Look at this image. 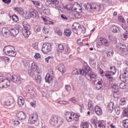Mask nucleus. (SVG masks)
Returning <instances> with one entry per match:
<instances>
[{
	"label": "nucleus",
	"instance_id": "nucleus-21",
	"mask_svg": "<svg viewBox=\"0 0 128 128\" xmlns=\"http://www.w3.org/2000/svg\"><path fill=\"white\" fill-rule=\"evenodd\" d=\"M45 80L46 82L50 84L52 82V76L50 74H47L45 77Z\"/></svg>",
	"mask_w": 128,
	"mask_h": 128
},
{
	"label": "nucleus",
	"instance_id": "nucleus-38",
	"mask_svg": "<svg viewBox=\"0 0 128 128\" xmlns=\"http://www.w3.org/2000/svg\"><path fill=\"white\" fill-rule=\"evenodd\" d=\"M88 107L91 112H94V104L92 102H89L88 103Z\"/></svg>",
	"mask_w": 128,
	"mask_h": 128
},
{
	"label": "nucleus",
	"instance_id": "nucleus-41",
	"mask_svg": "<svg viewBox=\"0 0 128 128\" xmlns=\"http://www.w3.org/2000/svg\"><path fill=\"white\" fill-rule=\"evenodd\" d=\"M119 87L120 88L124 89L126 88V82H122L120 84Z\"/></svg>",
	"mask_w": 128,
	"mask_h": 128
},
{
	"label": "nucleus",
	"instance_id": "nucleus-37",
	"mask_svg": "<svg viewBox=\"0 0 128 128\" xmlns=\"http://www.w3.org/2000/svg\"><path fill=\"white\" fill-rule=\"evenodd\" d=\"M90 126V124L88 122H84L81 124L82 128H88Z\"/></svg>",
	"mask_w": 128,
	"mask_h": 128
},
{
	"label": "nucleus",
	"instance_id": "nucleus-10",
	"mask_svg": "<svg viewBox=\"0 0 128 128\" xmlns=\"http://www.w3.org/2000/svg\"><path fill=\"white\" fill-rule=\"evenodd\" d=\"M52 50V44L49 43H45L43 44L42 51L44 54H48Z\"/></svg>",
	"mask_w": 128,
	"mask_h": 128
},
{
	"label": "nucleus",
	"instance_id": "nucleus-51",
	"mask_svg": "<svg viewBox=\"0 0 128 128\" xmlns=\"http://www.w3.org/2000/svg\"><path fill=\"white\" fill-rule=\"evenodd\" d=\"M66 118L67 121H68L69 122H72V120H74V116H72V114L70 116H68Z\"/></svg>",
	"mask_w": 128,
	"mask_h": 128
},
{
	"label": "nucleus",
	"instance_id": "nucleus-5",
	"mask_svg": "<svg viewBox=\"0 0 128 128\" xmlns=\"http://www.w3.org/2000/svg\"><path fill=\"white\" fill-rule=\"evenodd\" d=\"M28 74L30 76H36V74H40V70H38V66L36 62H32L31 64L30 70L28 72Z\"/></svg>",
	"mask_w": 128,
	"mask_h": 128
},
{
	"label": "nucleus",
	"instance_id": "nucleus-31",
	"mask_svg": "<svg viewBox=\"0 0 128 128\" xmlns=\"http://www.w3.org/2000/svg\"><path fill=\"white\" fill-rule=\"evenodd\" d=\"M64 34L66 36L70 38L72 34V31L69 28H67L64 30Z\"/></svg>",
	"mask_w": 128,
	"mask_h": 128
},
{
	"label": "nucleus",
	"instance_id": "nucleus-11",
	"mask_svg": "<svg viewBox=\"0 0 128 128\" xmlns=\"http://www.w3.org/2000/svg\"><path fill=\"white\" fill-rule=\"evenodd\" d=\"M90 72V68L86 63H84V66L82 69H81L80 71V75L81 76H86L89 72Z\"/></svg>",
	"mask_w": 128,
	"mask_h": 128
},
{
	"label": "nucleus",
	"instance_id": "nucleus-15",
	"mask_svg": "<svg viewBox=\"0 0 128 128\" xmlns=\"http://www.w3.org/2000/svg\"><path fill=\"white\" fill-rule=\"evenodd\" d=\"M114 74H116V73L113 72L112 71L108 70L106 72L105 76L110 82H112L114 80L112 76H114Z\"/></svg>",
	"mask_w": 128,
	"mask_h": 128
},
{
	"label": "nucleus",
	"instance_id": "nucleus-57",
	"mask_svg": "<svg viewBox=\"0 0 128 128\" xmlns=\"http://www.w3.org/2000/svg\"><path fill=\"white\" fill-rule=\"evenodd\" d=\"M56 32L58 36H62V30H60L57 28L56 30Z\"/></svg>",
	"mask_w": 128,
	"mask_h": 128
},
{
	"label": "nucleus",
	"instance_id": "nucleus-4",
	"mask_svg": "<svg viewBox=\"0 0 128 128\" xmlns=\"http://www.w3.org/2000/svg\"><path fill=\"white\" fill-rule=\"evenodd\" d=\"M4 52L9 56L14 58L16 56V52H14V47L10 46H7L4 48Z\"/></svg>",
	"mask_w": 128,
	"mask_h": 128
},
{
	"label": "nucleus",
	"instance_id": "nucleus-27",
	"mask_svg": "<svg viewBox=\"0 0 128 128\" xmlns=\"http://www.w3.org/2000/svg\"><path fill=\"white\" fill-rule=\"evenodd\" d=\"M18 103L19 106H20V108H22L24 106V100L22 97L20 96L18 98Z\"/></svg>",
	"mask_w": 128,
	"mask_h": 128
},
{
	"label": "nucleus",
	"instance_id": "nucleus-55",
	"mask_svg": "<svg viewBox=\"0 0 128 128\" xmlns=\"http://www.w3.org/2000/svg\"><path fill=\"white\" fill-rule=\"evenodd\" d=\"M78 104L80 106V112H82L84 108V104Z\"/></svg>",
	"mask_w": 128,
	"mask_h": 128
},
{
	"label": "nucleus",
	"instance_id": "nucleus-64",
	"mask_svg": "<svg viewBox=\"0 0 128 128\" xmlns=\"http://www.w3.org/2000/svg\"><path fill=\"white\" fill-rule=\"evenodd\" d=\"M115 112H116V114H117L118 115L120 114V108H116Z\"/></svg>",
	"mask_w": 128,
	"mask_h": 128
},
{
	"label": "nucleus",
	"instance_id": "nucleus-29",
	"mask_svg": "<svg viewBox=\"0 0 128 128\" xmlns=\"http://www.w3.org/2000/svg\"><path fill=\"white\" fill-rule=\"evenodd\" d=\"M51 2L53 4V6H52V8H58V4L60 3V1L58 0H51Z\"/></svg>",
	"mask_w": 128,
	"mask_h": 128
},
{
	"label": "nucleus",
	"instance_id": "nucleus-36",
	"mask_svg": "<svg viewBox=\"0 0 128 128\" xmlns=\"http://www.w3.org/2000/svg\"><path fill=\"white\" fill-rule=\"evenodd\" d=\"M82 69H75L72 72V74L76 76L78 74H80V72Z\"/></svg>",
	"mask_w": 128,
	"mask_h": 128
},
{
	"label": "nucleus",
	"instance_id": "nucleus-30",
	"mask_svg": "<svg viewBox=\"0 0 128 128\" xmlns=\"http://www.w3.org/2000/svg\"><path fill=\"white\" fill-rule=\"evenodd\" d=\"M96 124H98V126L99 128H106V126H104V121L98 120L96 122Z\"/></svg>",
	"mask_w": 128,
	"mask_h": 128
},
{
	"label": "nucleus",
	"instance_id": "nucleus-48",
	"mask_svg": "<svg viewBox=\"0 0 128 128\" xmlns=\"http://www.w3.org/2000/svg\"><path fill=\"white\" fill-rule=\"evenodd\" d=\"M32 48H34L35 50H38V42H35L32 44Z\"/></svg>",
	"mask_w": 128,
	"mask_h": 128
},
{
	"label": "nucleus",
	"instance_id": "nucleus-17",
	"mask_svg": "<svg viewBox=\"0 0 128 128\" xmlns=\"http://www.w3.org/2000/svg\"><path fill=\"white\" fill-rule=\"evenodd\" d=\"M4 105L6 106H10V108H12L14 106V98H10L5 102Z\"/></svg>",
	"mask_w": 128,
	"mask_h": 128
},
{
	"label": "nucleus",
	"instance_id": "nucleus-61",
	"mask_svg": "<svg viewBox=\"0 0 128 128\" xmlns=\"http://www.w3.org/2000/svg\"><path fill=\"white\" fill-rule=\"evenodd\" d=\"M2 60H4V62H10V58L6 56L2 57Z\"/></svg>",
	"mask_w": 128,
	"mask_h": 128
},
{
	"label": "nucleus",
	"instance_id": "nucleus-6",
	"mask_svg": "<svg viewBox=\"0 0 128 128\" xmlns=\"http://www.w3.org/2000/svg\"><path fill=\"white\" fill-rule=\"evenodd\" d=\"M64 8H66V10H75L76 12H78V14H80L82 10V6H80L78 3H75L73 4V6L71 4L66 6H64Z\"/></svg>",
	"mask_w": 128,
	"mask_h": 128
},
{
	"label": "nucleus",
	"instance_id": "nucleus-34",
	"mask_svg": "<svg viewBox=\"0 0 128 128\" xmlns=\"http://www.w3.org/2000/svg\"><path fill=\"white\" fill-rule=\"evenodd\" d=\"M121 38L123 40H126L128 38V32H124L122 34Z\"/></svg>",
	"mask_w": 128,
	"mask_h": 128
},
{
	"label": "nucleus",
	"instance_id": "nucleus-19",
	"mask_svg": "<svg viewBox=\"0 0 128 128\" xmlns=\"http://www.w3.org/2000/svg\"><path fill=\"white\" fill-rule=\"evenodd\" d=\"M85 76L86 78H88V80H96V74L94 73L90 72L88 73V74H87L86 76Z\"/></svg>",
	"mask_w": 128,
	"mask_h": 128
},
{
	"label": "nucleus",
	"instance_id": "nucleus-50",
	"mask_svg": "<svg viewBox=\"0 0 128 128\" xmlns=\"http://www.w3.org/2000/svg\"><path fill=\"white\" fill-rule=\"evenodd\" d=\"M125 104H126V98H121L120 100V104L121 106H124Z\"/></svg>",
	"mask_w": 128,
	"mask_h": 128
},
{
	"label": "nucleus",
	"instance_id": "nucleus-14",
	"mask_svg": "<svg viewBox=\"0 0 128 128\" xmlns=\"http://www.w3.org/2000/svg\"><path fill=\"white\" fill-rule=\"evenodd\" d=\"M128 78V68H126L124 70V74L122 75H120V79L122 82H126V78Z\"/></svg>",
	"mask_w": 128,
	"mask_h": 128
},
{
	"label": "nucleus",
	"instance_id": "nucleus-2",
	"mask_svg": "<svg viewBox=\"0 0 128 128\" xmlns=\"http://www.w3.org/2000/svg\"><path fill=\"white\" fill-rule=\"evenodd\" d=\"M50 124L52 126H56V128H60L64 124V120L58 116H52L50 119Z\"/></svg>",
	"mask_w": 128,
	"mask_h": 128
},
{
	"label": "nucleus",
	"instance_id": "nucleus-53",
	"mask_svg": "<svg viewBox=\"0 0 128 128\" xmlns=\"http://www.w3.org/2000/svg\"><path fill=\"white\" fill-rule=\"evenodd\" d=\"M108 40L110 42H116V38L114 36H109Z\"/></svg>",
	"mask_w": 128,
	"mask_h": 128
},
{
	"label": "nucleus",
	"instance_id": "nucleus-39",
	"mask_svg": "<svg viewBox=\"0 0 128 128\" xmlns=\"http://www.w3.org/2000/svg\"><path fill=\"white\" fill-rule=\"evenodd\" d=\"M122 126L124 128H128V119H126L122 121Z\"/></svg>",
	"mask_w": 128,
	"mask_h": 128
},
{
	"label": "nucleus",
	"instance_id": "nucleus-12",
	"mask_svg": "<svg viewBox=\"0 0 128 128\" xmlns=\"http://www.w3.org/2000/svg\"><path fill=\"white\" fill-rule=\"evenodd\" d=\"M69 48H68V47H66L64 48L62 44H59L57 48V52H59V54H62V52H64V54H68V52Z\"/></svg>",
	"mask_w": 128,
	"mask_h": 128
},
{
	"label": "nucleus",
	"instance_id": "nucleus-7",
	"mask_svg": "<svg viewBox=\"0 0 128 128\" xmlns=\"http://www.w3.org/2000/svg\"><path fill=\"white\" fill-rule=\"evenodd\" d=\"M8 74L6 73L5 78L3 77L1 80L0 82V88H6L8 86H10V79L8 78Z\"/></svg>",
	"mask_w": 128,
	"mask_h": 128
},
{
	"label": "nucleus",
	"instance_id": "nucleus-33",
	"mask_svg": "<svg viewBox=\"0 0 128 128\" xmlns=\"http://www.w3.org/2000/svg\"><path fill=\"white\" fill-rule=\"evenodd\" d=\"M112 32L114 34H118V32H120V29L116 26H112Z\"/></svg>",
	"mask_w": 128,
	"mask_h": 128
},
{
	"label": "nucleus",
	"instance_id": "nucleus-47",
	"mask_svg": "<svg viewBox=\"0 0 128 128\" xmlns=\"http://www.w3.org/2000/svg\"><path fill=\"white\" fill-rule=\"evenodd\" d=\"M34 56L36 60H42V56H40V53H36Z\"/></svg>",
	"mask_w": 128,
	"mask_h": 128
},
{
	"label": "nucleus",
	"instance_id": "nucleus-62",
	"mask_svg": "<svg viewBox=\"0 0 128 128\" xmlns=\"http://www.w3.org/2000/svg\"><path fill=\"white\" fill-rule=\"evenodd\" d=\"M58 103L60 104H68V102L66 100L58 101Z\"/></svg>",
	"mask_w": 128,
	"mask_h": 128
},
{
	"label": "nucleus",
	"instance_id": "nucleus-23",
	"mask_svg": "<svg viewBox=\"0 0 128 128\" xmlns=\"http://www.w3.org/2000/svg\"><path fill=\"white\" fill-rule=\"evenodd\" d=\"M94 112L96 114H98V116H102V111L100 106H96L94 108Z\"/></svg>",
	"mask_w": 128,
	"mask_h": 128
},
{
	"label": "nucleus",
	"instance_id": "nucleus-56",
	"mask_svg": "<svg viewBox=\"0 0 128 128\" xmlns=\"http://www.w3.org/2000/svg\"><path fill=\"white\" fill-rule=\"evenodd\" d=\"M114 51L106 52V54L107 56H114Z\"/></svg>",
	"mask_w": 128,
	"mask_h": 128
},
{
	"label": "nucleus",
	"instance_id": "nucleus-52",
	"mask_svg": "<svg viewBox=\"0 0 128 128\" xmlns=\"http://www.w3.org/2000/svg\"><path fill=\"white\" fill-rule=\"evenodd\" d=\"M118 20L120 22H122L123 24H124L126 22V20H124V17L122 16H119L118 17Z\"/></svg>",
	"mask_w": 128,
	"mask_h": 128
},
{
	"label": "nucleus",
	"instance_id": "nucleus-16",
	"mask_svg": "<svg viewBox=\"0 0 128 128\" xmlns=\"http://www.w3.org/2000/svg\"><path fill=\"white\" fill-rule=\"evenodd\" d=\"M16 117L20 120H24L26 118V112L20 111L16 114Z\"/></svg>",
	"mask_w": 128,
	"mask_h": 128
},
{
	"label": "nucleus",
	"instance_id": "nucleus-58",
	"mask_svg": "<svg viewBox=\"0 0 128 128\" xmlns=\"http://www.w3.org/2000/svg\"><path fill=\"white\" fill-rule=\"evenodd\" d=\"M23 64L24 68H28L30 66V62L26 60L23 62Z\"/></svg>",
	"mask_w": 128,
	"mask_h": 128
},
{
	"label": "nucleus",
	"instance_id": "nucleus-45",
	"mask_svg": "<svg viewBox=\"0 0 128 128\" xmlns=\"http://www.w3.org/2000/svg\"><path fill=\"white\" fill-rule=\"evenodd\" d=\"M14 10H16V12H18V14H22V10H24L22 8L20 7L15 8Z\"/></svg>",
	"mask_w": 128,
	"mask_h": 128
},
{
	"label": "nucleus",
	"instance_id": "nucleus-46",
	"mask_svg": "<svg viewBox=\"0 0 128 128\" xmlns=\"http://www.w3.org/2000/svg\"><path fill=\"white\" fill-rule=\"evenodd\" d=\"M122 116H128V108H125L122 112Z\"/></svg>",
	"mask_w": 128,
	"mask_h": 128
},
{
	"label": "nucleus",
	"instance_id": "nucleus-20",
	"mask_svg": "<svg viewBox=\"0 0 128 128\" xmlns=\"http://www.w3.org/2000/svg\"><path fill=\"white\" fill-rule=\"evenodd\" d=\"M22 34L24 38H28L30 35V32L28 29H24L22 30Z\"/></svg>",
	"mask_w": 128,
	"mask_h": 128
},
{
	"label": "nucleus",
	"instance_id": "nucleus-49",
	"mask_svg": "<svg viewBox=\"0 0 128 128\" xmlns=\"http://www.w3.org/2000/svg\"><path fill=\"white\" fill-rule=\"evenodd\" d=\"M46 4L48 6H50L51 8H52V6H54V4H52V0H47Z\"/></svg>",
	"mask_w": 128,
	"mask_h": 128
},
{
	"label": "nucleus",
	"instance_id": "nucleus-60",
	"mask_svg": "<svg viewBox=\"0 0 128 128\" xmlns=\"http://www.w3.org/2000/svg\"><path fill=\"white\" fill-rule=\"evenodd\" d=\"M32 18H36L38 16V12L36 10H32Z\"/></svg>",
	"mask_w": 128,
	"mask_h": 128
},
{
	"label": "nucleus",
	"instance_id": "nucleus-8",
	"mask_svg": "<svg viewBox=\"0 0 128 128\" xmlns=\"http://www.w3.org/2000/svg\"><path fill=\"white\" fill-rule=\"evenodd\" d=\"M7 78L10 79L13 82L17 84H22V78L20 76L8 74V78Z\"/></svg>",
	"mask_w": 128,
	"mask_h": 128
},
{
	"label": "nucleus",
	"instance_id": "nucleus-35",
	"mask_svg": "<svg viewBox=\"0 0 128 128\" xmlns=\"http://www.w3.org/2000/svg\"><path fill=\"white\" fill-rule=\"evenodd\" d=\"M85 8L87 10H88L89 12H92V4H88L86 6H85Z\"/></svg>",
	"mask_w": 128,
	"mask_h": 128
},
{
	"label": "nucleus",
	"instance_id": "nucleus-32",
	"mask_svg": "<svg viewBox=\"0 0 128 128\" xmlns=\"http://www.w3.org/2000/svg\"><path fill=\"white\" fill-rule=\"evenodd\" d=\"M28 91L30 92V98H34L36 96V92L33 90H28Z\"/></svg>",
	"mask_w": 128,
	"mask_h": 128
},
{
	"label": "nucleus",
	"instance_id": "nucleus-44",
	"mask_svg": "<svg viewBox=\"0 0 128 128\" xmlns=\"http://www.w3.org/2000/svg\"><path fill=\"white\" fill-rule=\"evenodd\" d=\"M34 30L36 32H40L42 30V28L40 26L36 25L34 28Z\"/></svg>",
	"mask_w": 128,
	"mask_h": 128
},
{
	"label": "nucleus",
	"instance_id": "nucleus-43",
	"mask_svg": "<svg viewBox=\"0 0 128 128\" xmlns=\"http://www.w3.org/2000/svg\"><path fill=\"white\" fill-rule=\"evenodd\" d=\"M22 24L24 28V29H28V28L29 25H28V22L26 21V20L22 22Z\"/></svg>",
	"mask_w": 128,
	"mask_h": 128
},
{
	"label": "nucleus",
	"instance_id": "nucleus-24",
	"mask_svg": "<svg viewBox=\"0 0 128 128\" xmlns=\"http://www.w3.org/2000/svg\"><path fill=\"white\" fill-rule=\"evenodd\" d=\"M114 102H110L108 106V110H110L109 112L110 114H112V110H114Z\"/></svg>",
	"mask_w": 128,
	"mask_h": 128
},
{
	"label": "nucleus",
	"instance_id": "nucleus-13",
	"mask_svg": "<svg viewBox=\"0 0 128 128\" xmlns=\"http://www.w3.org/2000/svg\"><path fill=\"white\" fill-rule=\"evenodd\" d=\"M116 47L120 50L123 52H128V46L124 44L118 43L116 45Z\"/></svg>",
	"mask_w": 128,
	"mask_h": 128
},
{
	"label": "nucleus",
	"instance_id": "nucleus-59",
	"mask_svg": "<svg viewBox=\"0 0 128 128\" xmlns=\"http://www.w3.org/2000/svg\"><path fill=\"white\" fill-rule=\"evenodd\" d=\"M48 32H50L48 28L46 27H44L43 28V32L44 34H48Z\"/></svg>",
	"mask_w": 128,
	"mask_h": 128
},
{
	"label": "nucleus",
	"instance_id": "nucleus-54",
	"mask_svg": "<svg viewBox=\"0 0 128 128\" xmlns=\"http://www.w3.org/2000/svg\"><path fill=\"white\" fill-rule=\"evenodd\" d=\"M12 18L13 22H18V17L16 15L12 16Z\"/></svg>",
	"mask_w": 128,
	"mask_h": 128
},
{
	"label": "nucleus",
	"instance_id": "nucleus-3",
	"mask_svg": "<svg viewBox=\"0 0 128 128\" xmlns=\"http://www.w3.org/2000/svg\"><path fill=\"white\" fill-rule=\"evenodd\" d=\"M72 28L76 34H86V28L84 27L82 28L80 24L79 23H74L72 26Z\"/></svg>",
	"mask_w": 128,
	"mask_h": 128
},
{
	"label": "nucleus",
	"instance_id": "nucleus-9",
	"mask_svg": "<svg viewBox=\"0 0 128 128\" xmlns=\"http://www.w3.org/2000/svg\"><path fill=\"white\" fill-rule=\"evenodd\" d=\"M38 115L36 112H34L32 114L29 116L28 122L30 124H34L38 122Z\"/></svg>",
	"mask_w": 128,
	"mask_h": 128
},
{
	"label": "nucleus",
	"instance_id": "nucleus-28",
	"mask_svg": "<svg viewBox=\"0 0 128 128\" xmlns=\"http://www.w3.org/2000/svg\"><path fill=\"white\" fill-rule=\"evenodd\" d=\"M112 88L113 90H114V98H116V93L118 92V86L116 84H114L112 86Z\"/></svg>",
	"mask_w": 128,
	"mask_h": 128
},
{
	"label": "nucleus",
	"instance_id": "nucleus-18",
	"mask_svg": "<svg viewBox=\"0 0 128 128\" xmlns=\"http://www.w3.org/2000/svg\"><path fill=\"white\" fill-rule=\"evenodd\" d=\"M102 6L100 4H93L92 6V10L94 12H100Z\"/></svg>",
	"mask_w": 128,
	"mask_h": 128
},
{
	"label": "nucleus",
	"instance_id": "nucleus-63",
	"mask_svg": "<svg viewBox=\"0 0 128 128\" xmlns=\"http://www.w3.org/2000/svg\"><path fill=\"white\" fill-rule=\"evenodd\" d=\"M110 68L111 70H112V72H114V74H116V66H110Z\"/></svg>",
	"mask_w": 128,
	"mask_h": 128
},
{
	"label": "nucleus",
	"instance_id": "nucleus-22",
	"mask_svg": "<svg viewBox=\"0 0 128 128\" xmlns=\"http://www.w3.org/2000/svg\"><path fill=\"white\" fill-rule=\"evenodd\" d=\"M58 69L60 72L64 73L66 72V67L64 66V64H60L58 66Z\"/></svg>",
	"mask_w": 128,
	"mask_h": 128
},
{
	"label": "nucleus",
	"instance_id": "nucleus-25",
	"mask_svg": "<svg viewBox=\"0 0 128 128\" xmlns=\"http://www.w3.org/2000/svg\"><path fill=\"white\" fill-rule=\"evenodd\" d=\"M100 42L102 44H104L105 46H110V42L108 41V40L104 39V38H100Z\"/></svg>",
	"mask_w": 128,
	"mask_h": 128
},
{
	"label": "nucleus",
	"instance_id": "nucleus-40",
	"mask_svg": "<svg viewBox=\"0 0 128 128\" xmlns=\"http://www.w3.org/2000/svg\"><path fill=\"white\" fill-rule=\"evenodd\" d=\"M32 2L38 8H42V6H40V4L38 1H32Z\"/></svg>",
	"mask_w": 128,
	"mask_h": 128
},
{
	"label": "nucleus",
	"instance_id": "nucleus-1",
	"mask_svg": "<svg viewBox=\"0 0 128 128\" xmlns=\"http://www.w3.org/2000/svg\"><path fill=\"white\" fill-rule=\"evenodd\" d=\"M20 29L14 28L10 30L8 28L5 27L2 28V33L4 36H16L20 32Z\"/></svg>",
	"mask_w": 128,
	"mask_h": 128
},
{
	"label": "nucleus",
	"instance_id": "nucleus-26",
	"mask_svg": "<svg viewBox=\"0 0 128 128\" xmlns=\"http://www.w3.org/2000/svg\"><path fill=\"white\" fill-rule=\"evenodd\" d=\"M34 76L35 77L36 82L38 84H40V83L42 82V76H40V74H37L36 76H34Z\"/></svg>",
	"mask_w": 128,
	"mask_h": 128
},
{
	"label": "nucleus",
	"instance_id": "nucleus-42",
	"mask_svg": "<svg viewBox=\"0 0 128 128\" xmlns=\"http://www.w3.org/2000/svg\"><path fill=\"white\" fill-rule=\"evenodd\" d=\"M43 13L44 14H46V16H50V10L48 8L44 9L43 10Z\"/></svg>",
	"mask_w": 128,
	"mask_h": 128
}]
</instances>
